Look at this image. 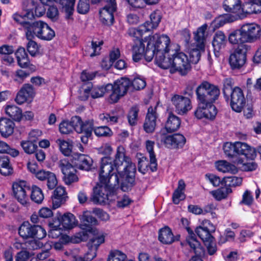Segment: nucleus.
Wrapping results in <instances>:
<instances>
[{"label":"nucleus","instance_id":"1","mask_svg":"<svg viewBox=\"0 0 261 261\" xmlns=\"http://www.w3.org/2000/svg\"><path fill=\"white\" fill-rule=\"evenodd\" d=\"M135 172V165L125 155L124 147L119 146L113 164L108 156L101 159L99 182L93 189V201L101 204L112 201L111 197L114 190L119 187L120 180L121 189L124 192L128 191L134 185Z\"/></svg>","mask_w":261,"mask_h":261},{"label":"nucleus","instance_id":"2","mask_svg":"<svg viewBox=\"0 0 261 261\" xmlns=\"http://www.w3.org/2000/svg\"><path fill=\"white\" fill-rule=\"evenodd\" d=\"M172 44L168 36L154 34L139 40L133 47V59L137 62L144 57L149 62L155 56V64L171 73L173 57L171 52Z\"/></svg>","mask_w":261,"mask_h":261},{"label":"nucleus","instance_id":"3","mask_svg":"<svg viewBox=\"0 0 261 261\" xmlns=\"http://www.w3.org/2000/svg\"><path fill=\"white\" fill-rule=\"evenodd\" d=\"M224 10L234 14L238 19H243L248 14L261 12V0H250L241 4V0H224Z\"/></svg>","mask_w":261,"mask_h":261},{"label":"nucleus","instance_id":"4","mask_svg":"<svg viewBox=\"0 0 261 261\" xmlns=\"http://www.w3.org/2000/svg\"><path fill=\"white\" fill-rule=\"evenodd\" d=\"M215 226L208 220H203L195 232L207 247L208 253L213 255L216 251V246L212 233L215 231Z\"/></svg>","mask_w":261,"mask_h":261},{"label":"nucleus","instance_id":"5","mask_svg":"<svg viewBox=\"0 0 261 261\" xmlns=\"http://www.w3.org/2000/svg\"><path fill=\"white\" fill-rule=\"evenodd\" d=\"M27 28V39L34 38L37 37L43 40L50 41L55 36L54 31L45 22L38 21L32 24L25 25Z\"/></svg>","mask_w":261,"mask_h":261},{"label":"nucleus","instance_id":"6","mask_svg":"<svg viewBox=\"0 0 261 261\" xmlns=\"http://www.w3.org/2000/svg\"><path fill=\"white\" fill-rule=\"evenodd\" d=\"M171 54L173 57L171 73L178 72L181 75L187 74L191 68V63L187 55L180 51L179 46L174 44H172Z\"/></svg>","mask_w":261,"mask_h":261},{"label":"nucleus","instance_id":"7","mask_svg":"<svg viewBox=\"0 0 261 261\" xmlns=\"http://www.w3.org/2000/svg\"><path fill=\"white\" fill-rule=\"evenodd\" d=\"M220 93L217 86L206 81L202 82L196 89L197 99L202 103H213L218 99Z\"/></svg>","mask_w":261,"mask_h":261},{"label":"nucleus","instance_id":"8","mask_svg":"<svg viewBox=\"0 0 261 261\" xmlns=\"http://www.w3.org/2000/svg\"><path fill=\"white\" fill-rule=\"evenodd\" d=\"M161 12L159 11H154L150 15V21H146L137 28H130L128 33L131 37L140 39L145 33L152 31L156 29L161 22Z\"/></svg>","mask_w":261,"mask_h":261},{"label":"nucleus","instance_id":"9","mask_svg":"<svg viewBox=\"0 0 261 261\" xmlns=\"http://www.w3.org/2000/svg\"><path fill=\"white\" fill-rule=\"evenodd\" d=\"M130 85L131 82L126 77L118 79L114 83V84H107L106 89L107 90L111 91L109 96L110 102H117L121 97L127 93Z\"/></svg>","mask_w":261,"mask_h":261},{"label":"nucleus","instance_id":"10","mask_svg":"<svg viewBox=\"0 0 261 261\" xmlns=\"http://www.w3.org/2000/svg\"><path fill=\"white\" fill-rule=\"evenodd\" d=\"M18 233L24 239L41 240L46 236V231L43 227L39 225H32L28 221H24L20 225Z\"/></svg>","mask_w":261,"mask_h":261},{"label":"nucleus","instance_id":"11","mask_svg":"<svg viewBox=\"0 0 261 261\" xmlns=\"http://www.w3.org/2000/svg\"><path fill=\"white\" fill-rule=\"evenodd\" d=\"M158 140H160L168 148H181L186 143V138L181 134H175L172 135H166L165 130L162 129L156 134Z\"/></svg>","mask_w":261,"mask_h":261},{"label":"nucleus","instance_id":"12","mask_svg":"<svg viewBox=\"0 0 261 261\" xmlns=\"http://www.w3.org/2000/svg\"><path fill=\"white\" fill-rule=\"evenodd\" d=\"M29 187L26 182L20 180L14 182L12 185V191L14 198L23 206L28 208L30 205L28 191Z\"/></svg>","mask_w":261,"mask_h":261},{"label":"nucleus","instance_id":"13","mask_svg":"<svg viewBox=\"0 0 261 261\" xmlns=\"http://www.w3.org/2000/svg\"><path fill=\"white\" fill-rule=\"evenodd\" d=\"M59 167L63 174V180L66 185H70L79 180L76 169L68 161L61 160Z\"/></svg>","mask_w":261,"mask_h":261},{"label":"nucleus","instance_id":"14","mask_svg":"<svg viewBox=\"0 0 261 261\" xmlns=\"http://www.w3.org/2000/svg\"><path fill=\"white\" fill-rule=\"evenodd\" d=\"M241 29L247 43H254L261 37V27L256 23H245L241 26Z\"/></svg>","mask_w":261,"mask_h":261},{"label":"nucleus","instance_id":"15","mask_svg":"<svg viewBox=\"0 0 261 261\" xmlns=\"http://www.w3.org/2000/svg\"><path fill=\"white\" fill-rule=\"evenodd\" d=\"M171 102L175 112L179 115L186 114L192 107L190 98L181 95H174L171 98Z\"/></svg>","mask_w":261,"mask_h":261},{"label":"nucleus","instance_id":"16","mask_svg":"<svg viewBox=\"0 0 261 261\" xmlns=\"http://www.w3.org/2000/svg\"><path fill=\"white\" fill-rule=\"evenodd\" d=\"M43 5L49 6L54 2L59 3L62 6L63 11L65 13V18L69 22L73 20L74 6L75 0H40Z\"/></svg>","mask_w":261,"mask_h":261},{"label":"nucleus","instance_id":"17","mask_svg":"<svg viewBox=\"0 0 261 261\" xmlns=\"http://www.w3.org/2000/svg\"><path fill=\"white\" fill-rule=\"evenodd\" d=\"M236 159L243 158L246 160H254L256 156L254 148L246 143L236 142Z\"/></svg>","mask_w":261,"mask_h":261},{"label":"nucleus","instance_id":"18","mask_svg":"<svg viewBox=\"0 0 261 261\" xmlns=\"http://www.w3.org/2000/svg\"><path fill=\"white\" fill-rule=\"evenodd\" d=\"M99 11L101 21L105 24L111 25L114 21V13L116 10V0H110Z\"/></svg>","mask_w":261,"mask_h":261},{"label":"nucleus","instance_id":"19","mask_svg":"<svg viewBox=\"0 0 261 261\" xmlns=\"http://www.w3.org/2000/svg\"><path fill=\"white\" fill-rule=\"evenodd\" d=\"M246 99L242 90L238 87L234 88L231 93L230 106L236 112H241L245 106Z\"/></svg>","mask_w":261,"mask_h":261},{"label":"nucleus","instance_id":"20","mask_svg":"<svg viewBox=\"0 0 261 261\" xmlns=\"http://www.w3.org/2000/svg\"><path fill=\"white\" fill-rule=\"evenodd\" d=\"M54 220L58 221L60 226L65 230L71 229L78 224V221L75 217L70 213H66L62 215L61 213L58 212Z\"/></svg>","mask_w":261,"mask_h":261},{"label":"nucleus","instance_id":"21","mask_svg":"<svg viewBox=\"0 0 261 261\" xmlns=\"http://www.w3.org/2000/svg\"><path fill=\"white\" fill-rule=\"evenodd\" d=\"M243 46L238 47L229 58V63L233 69H239L245 64L246 61V51L242 48Z\"/></svg>","mask_w":261,"mask_h":261},{"label":"nucleus","instance_id":"22","mask_svg":"<svg viewBox=\"0 0 261 261\" xmlns=\"http://www.w3.org/2000/svg\"><path fill=\"white\" fill-rule=\"evenodd\" d=\"M73 129L77 133H84L87 135H91L93 129L92 122L88 121L83 122L79 116H75L71 119Z\"/></svg>","mask_w":261,"mask_h":261},{"label":"nucleus","instance_id":"23","mask_svg":"<svg viewBox=\"0 0 261 261\" xmlns=\"http://www.w3.org/2000/svg\"><path fill=\"white\" fill-rule=\"evenodd\" d=\"M35 95L32 86L24 84L17 93L15 101L18 105H22L26 101H31Z\"/></svg>","mask_w":261,"mask_h":261},{"label":"nucleus","instance_id":"24","mask_svg":"<svg viewBox=\"0 0 261 261\" xmlns=\"http://www.w3.org/2000/svg\"><path fill=\"white\" fill-rule=\"evenodd\" d=\"M207 25L206 23L198 28L194 33V44L201 49H204L206 39L207 36Z\"/></svg>","mask_w":261,"mask_h":261},{"label":"nucleus","instance_id":"25","mask_svg":"<svg viewBox=\"0 0 261 261\" xmlns=\"http://www.w3.org/2000/svg\"><path fill=\"white\" fill-rule=\"evenodd\" d=\"M35 176L40 180H47V186L49 189H53L57 185L56 175L50 171L44 170L38 171L35 174Z\"/></svg>","mask_w":261,"mask_h":261},{"label":"nucleus","instance_id":"26","mask_svg":"<svg viewBox=\"0 0 261 261\" xmlns=\"http://www.w3.org/2000/svg\"><path fill=\"white\" fill-rule=\"evenodd\" d=\"M187 243L197 255L193 256L189 261H203L199 256L203 252L199 242L196 240L193 233H190V236L187 239Z\"/></svg>","mask_w":261,"mask_h":261},{"label":"nucleus","instance_id":"27","mask_svg":"<svg viewBox=\"0 0 261 261\" xmlns=\"http://www.w3.org/2000/svg\"><path fill=\"white\" fill-rule=\"evenodd\" d=\"M74 159V164L79 169L86 171L91 169L93 161L90 156L84 154H77Z\"/></svg>","mask_w":261,"mask_h":261},{"label":"nucleus","instance_id":"28","mask_svg":"<svg viewBox=\"0 0 261 261\" xmlns=\"http://www.w3.org/2000/svg\"><path fill=\"white\" fill-rule=\"evenodd\" d=\"M156 115L153 108H148L145 122L144 124V128L146 132L152 133L154 131L156 126Z\"/></svg>","mask_w":261,"mask_h":261},{"label":"nucleus","instance_id":"29","mask_svg":"<svg viewBox=\"0 0 261 261\" xmlns=\"http://www.w3.org/2000/svg\"><path fill=\"white\" fill-rule=\"evenodd\" d=\"M15 124L9 119L2 118L0 119V133L3 137L7 138L14 132Z\"/></svg>","mask_w":261,"mask_h":261},{"label":"nucleus","instance_id":"30","mask_svg":"<svg viewBox=\"0 0 261 261\" xmlns=\"http://www.w3.org/2000/svg\"><path fill=\"white\" fill-rule=\"evenodd\" d=\"M237 20V16L234 14H226L216 18L212 22L211 27L214 29L221 27L226 23L233 22Z\"/></svg>","mask_w":261,"mask_h":261},{"label":"nucleus","instance_id":"31","mask_svg":"<svg viewBox=\"0 0 261 261\" xmlns=\"http://www.w3.org/2000/svg\"><path fill=\"white\" fill-rule=\"evenodd\" d=\"M159 241L165 244H170L178 240L174 237L172 232L168 227H165L161 229L159 232Z\"/></svg>","mask_w":261,"mask_h":261},{"label":"nucleus","instance_id":"32","mask_svg":"<svg viewBox=\"0 0 261 261\" xmlns=\"http://www.w3.org/2000/svg\"><path fill=\"white\" fill-rule=\"evenodd\" d=\"M215 166L219 172L224 173L236 174L238 171V168L235 165L224 160L216 162Z\"/></svg>","mask_w":261,"mask_h":261},{"label":"nucleus","instance_id":"33","mask_svg":"<svg viewBox=\"0 0 261 261\" xmlns=\"http://www.w3.org/2000/svg\"><path fill=\"white\" fill-rule=\"evenodd\" d=\"M180 125V120L176 116L170 114L165 124V130L168 133H172L178 129Z\"/></svg>","mask_w":261,"mask_h":261},{"label":"nucleus","instance_id":"34","mask_svg":"<svg viewBox=\"0 0 261 261\" xmlns=\"http://www.w3.org/2000/svg\"><path fill=\"white\" fill-rule=\"evenodd\" d=\"M13 19L16 22L21 24L24 29L25 32H27V28L25 25L27 24H32L27 20L29 19H32L34 18V13L33 12H28L24 13L22 14H20L18 13L14 14L12 16Z\"/></svg>","mask_w":261,"mask_h":261},{"label":"nucleus","instance_id":"35","mask_svg":"<svg viewBox=\"0 0 261 261\" xmlns=\"http://www.w3.org/2000/svg\"><path fill=\"white\" fill-rule=\"evenodd\" d=\"M5 113L15 121H20L22 118L21 110L14 105L7 104L4 107Z\"/></svg>","mask_w":261,"mask_h":261},{"label":"nucleus","instance_id":"36","mask_svg":"<svg viewBox=\"0 0 261 261\" xmlns=\"http://www.w3.org/2000/svg\"><path fill=\"white\" fill-rule=\"evenodd\" d=\"M102 44L103 41L101 40L92 41L90 45H88L85 47V55L91 57L98 55Z\"/></svg>","mask_w":261,"mask_h":261},{"label":"nucleus","instance_id":"37","mask_svg":"<svg viewBox=\"0 0 261 261\" xmlns=\"http://www.w3.org/2000/svg\"><path fill=\"white\" fill-rule=\"evenodd\" d=\"M154 147V142L151 140H147L145 142V148L146 151L149 153V159H150V168L151 171H154L156 170L157 162L154 154L153 149Z\"/></svg>","mask_w":261,"mask_h":261},{"label":"nucleus","instance_id":"38","mask_svg":"<svg viewBox=\"0 0 261 261\" xmlns=\"http://www.w3.org/2000/svg\"><path fill=\"white\" fill-rule=\"evenodd\" d=\"M226 41V38L223 32L221 31L216 32L213 41L214 50L219 51L225 47Z\"/></svg>","mask_w":261,"mask_h":261},{"label":"nucleus","instance_id":"39","mask_svg":"<svg viewBox=\"0 0 261 261\" xmlns=\"http://www.w3.org/2000/svg\"><path fill=\"white\" fill-rule=\"evenodd\" d=\"M15 56L18 64L20 67L25 68L29 66L30 61L24 48L19 47L18 48L15 53Z\"/></svg>","mask_w":261,"mask_h":261},{"label":"nucleus","instance_id":"40","mask_svg":"<svg viewBox=\"0 0 261 261\" xmlns=\"http://www.w3.org/2000/svg\"><path fill=\"white\" fill-rule=\"evenodd\" d=\"M185 189V184L184 180L178 181V187L174 191L172 195V200L174 204H177L179 202L185 198L184 190Z\"/></svg>","mask_w":261,"mask_h":261},{"label":"nucleus","instance_id":"41","mask_svg":"<svg viewBox=\"0 0 261 261\" xmlns=\"http://www.w3.org/2000/svg\"><path fill=\"white\" fill-rule=\"evenodd\" d=\"M228 41L232 44L241 45L247 43L243 34L241 33V28L232 31L229 34Z\"/></svg>","mask_w":261,"mask_h":261},{"label":"nucleus","instance_id":"42","mask_svg":"<svg viewBox=\"0 0 261 261\" xmlns=\"http://www.w3.org/2000/svg\"><path fill=\"white\" fill-rule=\"evenodd\" d=\"M13 168L10 163V161L7 156H4L0 158V173L7 176L12 174Z\"/></svg>","mask_w":261,"mask_h":261},{"label":"nucleus","instance_id":"43","mask_svg":"<svg viewBox=\"0 0 261 261\" xmlns=\"http://www.w3.org/2000/svg\"><path fill=\"white\" fill-rule=\"evenodd\" d=\"M50 230L48 232V237L51 238H58L62 234V228L60 226L58 221H55L53 219L49 224Z\"/></svg>","mask_w":261,"mask_h":261},{"label":"nucleus","instance_id":"44","mask_svg":"<svg viewBox=\"0 0 261 261\" xmlns=\"http://www.w3.org/2000/svg\"><path fill=\"white\" fill-rule=\"evenodd\" d=\"M30 197L34 202L38 204L41 203L44 199L42 190L37 186H33L31 188Z\"/></svg>","mask_w":261,"mask_h":261},{"label":"nucleus","instance_id":"45","mask_svg":"<svg viewBox=\"0 0 261 261\" xmlns=\"http://www.w3.org/2000/svg\"><path fill=\"white\" fill-rule=\"evenodd\" d=\"M57 144L59 146L61 152L65 156H69L70 155L72 145L69 141H67L64 140L59 139L56 141Z\"/></svg>","mask_w":261,"mask_h":261},{"label":"nucleus","instance_id":"46","mask_svg":"<svg viewBox=\"0 0 261 261\" xmlns=\"http://www.w3.org/2000/svg\"><path fill=\"white\" fill-rule=\"evenodd\" d=\"M105 237L106 236L104 233H101L92 238L88 243V248H91L97 252L99 246L104 243Z\"/></svg>","mask_w":261,"mask_h":261},{"label":"nucleus","instance_id":"47","mask_svg":"<svg viewBox=\"0 0 261 261\" xmlns=\"http://www.w3.org/2000/svg\"><path fill=\"white\" fill-rule=\"evenodd\" d=\"M204 50V49L199 48L195 44L189 50L190 61L191 63L196 64L200 60L201 56V51Z\"/></svg>","mask_w":261,"mask_h":261},{"label":"nucleus","instance_id":"48","mask_svg":"<svg viewBox=\"0 0 261 261\" xmlns=\"http://www.w3.org/2000/svg\"><path fill=\"white\" fill-rule=\"evenodd\" d=\"M223 150L225 155L228 157L231 158L232 161L234 163L236 159V142L232 143L231 142H226L223 145Z\"/></svg>","mask_w":261,"mask_h":261},{"label":"nucleus","instance_id":"49","mask_svg":"<svg viewBox=\"0 0 261 261\" xmlns=\"http://www.w3.org/2000/svg\"><path fill=\"white\" fill-rule=\"evenodd\" d=\"M231 192L229 188L225 187L213 191L211 193L217 200H221L225 198Z\"/></svg>","mask_w":261,"mask_h":261},{"label":"nucleus","instance_id":"50","mask_svg":"<svg viewBox=\"0 0 261 261\" xmlns=\"http://www.w3.org/2000/svg\"><path fill=\"white\" fill-rule=\"evenodd\" d=\"M127 257L125 254L118 250L110 251L107 261H124Z\"/></svg>","mask_w":261,"mask_h":261},{"label":"nucleus","instance_id":"51","mask_svg":"<svg viewBox=\"0 0 261 261\" xmlns=\"http://www.w3.org/2000/svg\"><path fill=\"white\" fill-rule=\"evenodd\" d=\"M80 219L86 226L94 224L96 222V220L91 215V212L88 211L83 212V214L80 216Z\"/></svg>","mask_w":261,"mask_h":261},{"label":"nucleus","instance_id":"52","mask_svg":"<svg viewBox=\"0 0 261 261\" xmlns=\"http://www.w3.org/2000/svg\"><path fill=\"white\" fill-rule=\"evenodd\" d=\"M33 38L27 39L28 42L27 45V49L31 56L35 57L39 54V45L34 40Z\"/></svg>","mask_w":261,"mask_h":261},{"label":"nucleus","instance_id":"53","mask_svg":"<svg viewBox=\"0 0 261 261\" xmlns=\"http://www.w3.org/2000/svg\"><path fill=\"white\" fill-rule=\"evenodd\" d=\"M205 105L203 107L204 118L213 119L217 113L216 107L213 103H206Z\"/></svg>","mask_w":261,"mask_h":261},{"label":"nucleus","instance_id":"54","mask_svg":"<svg viewBox=\"0 0 261 261\" xmlns=\"http://www.w3.org/2000/svg\"><path fill=\"white\" fill-rule=\"evenodd\" d=\"M97 255V252L91 248H88L87 252L83 256H75L73 257V261H91Z\"/></svg>","mask_w":261,"mask_h":261},{"label":"nucleus","instance_id":"55","mask_svg":"<svg viewBox=\"0 0 261 261\" xmlns=\"http://www.w3.org/2000/svg\"><path fill=\"white\" fill-rule=\"evenodd\" d=\"M20 145L24 151L28 154L33 153L37 148L35 142L31 140L22 141Z\"/></svg>","mask_w":261,"mask_h":261},{"label":"nucleus","instance_id":"56","mask_svg":"<svg viewBox=\"0 0 261 261\" xmlns=\"http://www.w3.org/2000/svg\"><path fill=\"white\" fill-rule=\"evenodd\" d=\"M91 84L84 85L79 90V97L82 100H87L91 95Z\"/></svg>","mask_w":261,"mask_h":261},{"label":"nucleus","instance_id":"57","mask_svg":"<svg viewBox=\"0 0 261 261\" xmlns=\"http://www.w3.org/2000/svg\"><path fill=\"white\" fill-rule=\"evenodd\" d=\"M247 160L241 158L240 159L234 160V163L238 165L242 164L243 165V169L245 170L253 171L257 168V166L255 162H246V161Z\"/></svg>","mask_w":261,"mask_h":261},{"label":"nucleus","instance_id":"58","mask_svg":"<svg viewBox=\"0 0 261 261\" xmlns=\"http://www.w3.org/2000/svg\"><path fill=\"white\" fill-rule=\"evenodd\" d=\"M160 0H127V2L132 7L135 8H142L144 5V2L149 5L157 4Z\"/></svg>","mask_w":261,"mask_h":261},{"label":"nucleus","instance_id":"59","mask_svg":"<svg viewBox=\"0 0 261 261\" xmlns=\"http://www.w3.org/2000/svg\"><path fill=\"white\" fill-rule=\"evenodd\" d=\"M108 91H109V90H107L106 89V86L105 87H92L91 86V96L93 98L100 97L103 95L106 92Z\"/></svg>","mask_w":261,"mask_h":261},{"label":"nucleus","instance_id":"60","mask_svg":"<svg viewBox=\"0 0 261 261\" xmlns=\"http://www.w3.org/2000/svg\"><path fill=\"white\" fill-rule=\"evenodd\" d=\"M150 168V160L149 162L145 157L140 158L138 162V170L143 174H145Z\"/></svg>","mask_w":261,"mask_h":261},{"label":"nucleus","instance_id":"61","mask_svg":"<svg viewBox=\"0 0 261 261\" xmlns=\"http://www.w3.org/2000/svg\"><path fill=\"white\" fill-rule=\"evenodd\" d=\"M93 130L98 137H109L112 135V130L108 126L97 127L93 128Z\"/></svg>","mask_w":261,"mask_h":261},{"label":"nucleus","instance_id":"62","mask_svg":"<svg viewBox=\"0 0 261 261\" xmlns=\"http://www.w3.org/2000/svg\"><path fill=\"white\" fill-rule=\"evenodd\" d=\"M59 131L62 134H68L73 130L72 122L67 121H63L59 124Z\"/></svg>","mask_w":261,"mask_h":261},{"label":"nucleus","instance_id":"63","mask_svg":"<svg viewBox=\"0 0 261 261\" xmlns=\"http://www.w3.org/2000/svg\"><path fill=\"white\" fill-rule=\"evenodd\" d=\"M99 118L103 123L113 124L117 122L118 118L116 116H111L107 113L99 115Z\"/></svg>","mask_w":261,"mask_h":261},{"label":"nucleus","instance_id":"64","mask_svg":"<svg viewBox=\"0 0 261 261\" xmlns=\"http://www.w3.org/2000/svg\"><path fill=\"white\" fill-rule=\"evenodd\" d=\"M131 84L133 88L136 90H140L143 89L146 86V81L141 77H136L131 82Z\"/></svg>","mask_w":261,"mask_h":261}]
</instances>
